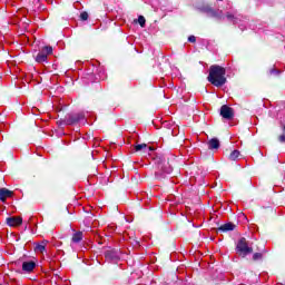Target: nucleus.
Returning a JSON list of instances; mask_svg holds the SVG:
<instances>
[{
    "mask_svg": "<svg viewBox=\"0 0 285 285\" xmlns=\"http://www.w3.org/2000/svg\"><path fill=\"white\" fill-rule=\"evenodd\" d=\"M165 173H170V170H165Z\"/></svg>",
    "mask_w": 285,
    "mask_h": 285,
    "instance_id": "nucleus-26",
    "label": "nucleus"
},
{
    "mask_svg": "<svg viewBox=\"0 0 285 285\" xmlns=\"http://www.w3.org/2000/svg\"><path fill=\"white\" fill-rule=\"evenodd\" d=\"M188 41L189 43H195V41H197V38H195V36H189Z\"/></svg>",
    "mask_w": 285,
    "mask_h": 285,
    "instance_id": "nucleus-22",
    "label": "nucleus"
},
{
    "mask_svg": "<svg viewBox=\"0 0 285 285\" xmlns=\"http://www.w3.org/2000/svg\"><path fill=\"white\" fill-rule=\"evenodd\" d=\"M71 239L75 244H79V242L83 239V233L81 232L75 233Z\"/></svg>",
    "mask_w": 285,
    "mask_h": 285,
    "instance_id": "nucleus-13",
    "label": "nucleus"
},
{
    "mask_svg": "<svg viewBox=\"0 0 285 285\" xmlns=\"http://www.w3.org/2000/svg\"><path fill=\"white\" fill-rule=\"evenodd\" d=\"M105 257L109 262H119L120 257V252L118 249H109L105 252Z\"/></svg>",
    "mask_w": 285,
    "mask_h": 285,
    "instance_id": "nucleus-5",
    "label": "nucleus"
},
{
    "mask_svg": "<svg viewBox=\"0 0 285 285\" xmlns=\"http://www.w3.org/2000/svg\"><path fill=\"white\" fill-rule=\"evenodd\" d=\"M36 266L37 264L35 262H24L22 263V271H24L26 273H32Z\"/></svg>",
    "mask_w": 285,
    "mask_h": 285,
    "instance_id": "nucleus-10",
    "label": "nucleus"
},
{
    "mask_svg": "<svg viewBox=\"0 0 285 285\" xmlns=\"http://www.w3.org/2000/svg\"><path fill=\"white\" fill-rule=\"evenodd\" d=\"M41 52L48 57V55H52V47H43Z\"/></svg>",
    "mask_w": 285,
    "mask_h": 285,
    "instance_id": "nucleus-16",
    "label": "nucleus"
},
{
    "mask_svg": "<svg viewBox=\"0 0 285 285\" xmlns=\"http://www.w3.org/2000/svg\"><path fill=\"white\" fill-rule=\"evenodd\" d=\"M204 12L207 13V17H212V18H215V19H224V13L222 11H219V10L215 11L210 7H205Z\"/></svg>",
    "mask_w": 285,
    "mask_h": 285,
    "instance_id": "nucleus-7",
    "label": "nucleus"
},
{
    "mask_svg": "<svg viewBox=\"0 0 285 285\" xmlns=\"http://www.w3.org/2000/svg\"><path fill=\"white\" fill-rule=\"evenodd\" d=\"M80 19L82 20V21H88V12H82L81 14H80Z\"/></svg>",
    "mask_w": 285,
    "mask_h": 285,
    "instance_id": "nucleus-21",
    "label": "nucleus"
},
{
    "mask_svg": "<svg viewBox=\"0 0 285 285\" xmlns=\"http://www.w3.org/2000/svg\"><path fill=\"white\" fill-rule=\"evenodd\" d=\"M281 144H285V125L283 126V134L278 137Z\"/></svg>",
    "mask_w": 285,
    "mask_h": 285,
    "instance_id": "nucleus-19",
    "label": "nucleus"
},
{
    "mask_svg": "<svg viewBox=\"0 0 285 285\" xmlns=\"http://www.w3.org/2000/svg\"><path fill=\"white\" fill-rule=\"evenodd\" d=\"M8 226H21L23 224V218L21 217H8L7 218Z\"/></svg>",
    "mask_w": 285,
    "mask_h": 285,
    "instance_id": "nucleus-8",
    "label": "nucleus"
},
{
    "mask_svg": "<svg viewBox=\"0 0 285 285\" xmlns=\"http://www.w3.org/2000/svg\"><path fill=\"white\" fill-rule=\"evenodd\" d=\"M36 61L38 63H45V61H48V56L46 53H43L42 51H40L37 57H36Z\"/></svg>",
    "mask_w": 285,
    "mask_h": 285,
    "instance_id": "nucleus-12",
    "label": "nucleus"
},
{
    "mask_svg": "<svg viewBox=\"0 0 285 285\" xmlns=\"http://www.w3.org/2000/svg\"><path fill=\"white\" fill-rule=\"evenodd\" d=\"M138 23L144 28L146 26V18H144V16L138 17Z\"/></svg>",
    "mask_w": 285,
    "mask_h": 285,
    "instance_id": "nucleus-18",
    "label": "nucleus"
},
{
    "mask_svg": "<svg viewBox=\"0 0 285 285\" xmlns=\"http://www.w3.org/2000/svg\"><path fill=\"white\" fill-rule=\"evenodd\" d=\"M35 250L36 253H43L46 250V245H37Z\"/></svg>",
    "mask_w": 285,
    "mask_h": 285,
    "instance_id": "nucleus-17",
    "label": "nucleus"
},
{
    "mask_svg": "<svg viewBox=\"0 0 285 285\" xmlns=\"http://www.w3.org/2000/svg\"><path fill=\"white\" fill-rule=\"evenodd\" d=\"M207 150H219V144H208Z\"/></svg>",
    "mask_w": 285,
    "mask_h": 285,
    "instance_id": "nucleus-15",
    "label": "nucleus"
},
{
    "mask_svg": "<svg viewBox=\"0 0 285 285\" xmlns=\"http://www.w3.org/2000/svg\"><path fill=\"white\" fill-rule=\"evenodd\" d=\"M83 114H76V115H69L68 118L65 120V124L67 126H72L75 124H79V121L85 119Z\"/></svg>",
    "mask_w": 285,
    "mask_h": 285,
    "instance_id": "nucleus-4",
    "label": "nucleus"
},
{
    "mask_svg": "<svg viewBox=\"0 0 285 285\" xmlns=\"http://www.w3.org/2000/svg\"><path fill=\"white\" fill-rule=\"evenodd\" d=\"M238 157H239V150H234V151H232V154L229 155V159H230L232 161H235Z\"/></svg>",
    "mask_w": 285,
    "mask_h": 285,
    "instance_id": "nucleus-14",
    "label": "nucleus"
},
{
    "mask_svg": "<svg viewBox=\"0 0 285 285\" xmlns=\"http://www.w3.org/2000/svg\"><path fill=\"white\" fill-rule=\"evenodd\" d=\"M91 141L99 142V141H104V139H99V138H95V137H92V138H91Z\"/></svg>",
    "mask_w": 285,
    "mask_h": 285,
    "instance_id": "nucleus-25",
    "label": "nucleus"
},
{
    "mask_svg": "<svg viewBox=\"0 0 285 285\" xmlns=\"http://www.w3.org/2000/svg\"><path fill=\"white\" fill-rule=\"evenodd\" d=\"M149 144H153V141H149Z\"/></svg>",
    "mask_w": 285,
    "mask_h": 285,
    "instance_id": "nucleus-27",
    "label": "nucleus"
},
{
    "mask_svg": "<svg viewBox=\"0 0 285 285\" xmlns=\"http://www.w3.org/2000/svg\"><path fill=\"white\" fill-rule=\"evenodd\" d=\"M8 197H12V191L8 188H1L0 189V202H6Z\"/></svg>",
    "mask_w": 285,
    "mask_h": 285,
    "instance_id": "nucleus-11",
    "label": "nucleus"
},
{
    "mask_svg": "<svg viewBox=\"0 0 285 285\" xmlns=\"http://www.w3.org/2000/svg\"><path fill=\"white\" fill-rule=\"evenodd\" d=\"M237 253L242 256V257H246V255H250V253H253V247L248 246V243L246 242V238H240L238 240V244L236 246Z\"/></svg>",
    "mask_w": 285,
    "mask_h": 285,
    "instance_id": "nucleus-2",
    "label": "nucleus"
},
{
    "mask_svg": "<svg viewBox=\"0 0 285 285\" xmlns=\"http://www.w3.org/2000/svg\"><path fill=\"white\" fill-rule=\"evenodd\" d=\"M208 82L216 86V88H222L226 83V69L224 67L213 65L209 68V75L207 77Z\"/></svg>",
    "mask_w": 285,
    "mask_h": 285,
    "instance_id": "nucleus-1",
    "label": "nucleus"
},
{
    "mask_svg": "<svg viewBox=\"0 0 285 285\" xmlns=\"http://www.w3.org/2000/svg\"><path fill=\"white\" fill-rule=\"evenodd\" d=\"M236 225L233 223H226L224 225H222L220 227H218L217 232L218 233H228V230H235Z\"/></svg>",
    "mask_w": 285,
    "mask_h": 285,
    "instance_id": "nucleus-9",
    "label": "nucleus"
},
{
    "mask_svg": "<svg viewBox=\"0 0 285 285\" xmlns=\"http://www.w3.org/2000/svg\"><path fill=\"white\" fill-rule=\"evenodd\" d=\"M226 19H228V21H233V19H235V16H233L232 13H227Z\"/></svg>",
    "mask_w": 285,
    "mask_h": 285,
    "instance_id": "nucleus-23",
    "label": "nucleus"
},
{
    "mask_svg": "<svg viewBox=\"0 0 285 285\" xmlns=\"http://www.w3.org/2000/svg\"><path fill=\"white\" fill-rule=\"evenodd\" d=\"M220 115L224 119H233V117H235V111L233 110V108L224 105L220 107Z\"/></svg>",
    "mask_w": 285,
    "mask_h": 285,
    "instance_id": "nucleus-6",
    "label": "nucleus"
},
{
    "mask_svg": "<svg viewBox=\"0 0 285 285\" xmlns=\"http://www.w3.org/2000/svg\"><path fill=\"white\" fill-rule=\"evenodd\" d=\"M253 259H254V262H258V259H262V253H255L253 255Z\"/></svg>",
    "mask_w": 285,
    "mask_h": 285,
    "instance_id": "nucleus-20",
    "label": "nucleus"
},
{
    "mask_svg": "<svg viewBox=\"0 0 285 285\" xmlns=\"http://www.w3.org/2000/svg\"><path fill=\"white\" fill-rule=\"evenodd\" d=\"M132 149L135 153H142L144 155H150L155 150V147L148 146L147 144L134 145Z\"/></svg>",
    "mask_w": 285,
    "mask_h": 285,
    "instance_id": "nucleus-3",
    "label": "nucleus"
},
{
    "mask_svg": "<svg viewBox=\"0 0 285 285\" xmlns=\"http://www.w3.org/2000/svg\"><path fill=\"white\" fill-rule=\"evenodd\" d=\"M209 144H219V140L217 138H212L209 140Z\"/></svg>",
    "mask_w": 285,
    "mask_h": 285,
    "instance_id": "nucleus-24",
    "label": "nucleus"
}]
</instances>
